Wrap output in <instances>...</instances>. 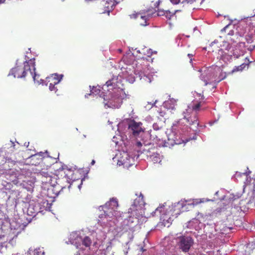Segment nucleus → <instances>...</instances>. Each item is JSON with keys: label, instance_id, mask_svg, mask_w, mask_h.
<instances>
[{"label": "nucleus", "instance_id": "obj_1", "mask_svg": "<svg viewBox=\"0 0 255 255\" xmlns=\"http://www.w3.org/2000/svg\"><path fill=\"white\" fill-rule=\"evenodd\" d=\"M73 171L67 166L60 168L55 173H52L50 168L42 169L39 173L42 177V182L49 184L57 190H62L66 187L70 188V178L69 174H73Z\"/></svg>", "mask_w": 255, "mask_h": 255}, {"label": "nucleus", "instance_id": "obj_2", "mask_svg": "<svg viewBox=\"0 0 255 255\" xmlns=\"http://www.w3.org/2000/svg\"><path fill=\"white\" fill-rule=\"evenodd\" d=\"M35 59H30L26 61L21 65H17L11 69L10 75L13 76L14 78H23L26 77H31L33 81H36V74L35 72ZM37 81L39 82L38 80Z\"/></svg>", "mask_w": 255, "mask_h": 255}, {"label": "nucleus", "instance_id": "obj_3", "mask_svg": "<svg viewBox=\"0 0 255 255\" xmlns=\"http://www.w3.org/2000/svg\"><path fill=\"white\" fill-rule=\"evenodd\" d=\"M184 115L183 119H180L174 126L179 127L185 122V126L189 127L194 131H197L199 126L197 114L193 112H190L189 110H186V112H184Z\"/></svg>", "mask_w": 255, "mask_h": 255}, {"label": "nucleus", "instance_id": "obj_4", "mask_svg": "<svg viewBox=\"0 0 255 255\" xmlns=\"http://www.w3.org/2000/svg\"><path fill=\"white\" fill-rule=\"evenodd\" d=\"M145 202L143 199V196L140 194L137 197L133 203L131 207L130 208L131 214L133 216H135L137 218L142 216L143 213V208L145 205Z\"/></svg>", "mask_w": 255, "mask_h": 255}, {"label": "nucleus", "instance_id": "obj_5", "mask_svg": "<svg viewBox=\"0 0 255 255\" xmlns=\"http://www.w3.org/2000/svg\"><path fill=\"white\" fill-rule=\"evenodd\" d=\"M177 246L183 252H188L194 244V240L190 236H181L177 238Z\"/></svg>", "mask_w": 255, "mask_h": 255}, {"label": "nucleus", "instance_id": "obj_6", "mask_svg": "<svg viewBox=\"0 0 255 255\" xmlns=\"http://www.w3.org/2000/svg\"><path fill=\"white\" fill-rule=\"evenodd\" d=\"M118 206V202L116 199H113L107 202L105 207L106 209L104 211L105 216L110 217L117 216Z\"/></svg>", "mask_w": 255, "mask_h": 255}, {"label": "nucleus", "instance_id": "obj_7", "mask_svg": "<svg viewBox=\"0 0 255 255\" xmlns=\"http://www.w3.org/2000/svg\"><path fill=\"white\" fill-rule=\"evenodd\" d=\"M63 75H58L57 74H52L51 76L46 78L47 84H49V89L51 91H54L56 94L59 95L57 92L56 85L59 84L62 78Z\"/></svg>", "mask_w": 255, "mask_h": 255}, {"label": "nucleus", "instance_id": "obj_8", "mask_svg": "<svg viewBox=\"0 0 255 255\" xmlns=\"http://www.w3.org/2000/svg\"><path fill=\"white\" fill-rule=\"evenodd\" d=\"M120 1V0H100V4L103 7V8H101V10L100 11V13H107L109 15L114 6Z\"/></svg>", "mask_w": 255, "mask_h": 255}, {"label": "nucleus", "instance_id": "obj_9", "mask_svg": "<svg viewBox=\"0 0 255 255\" xmlns=\"http://www.w3.org/2000/svg\"><path fill=\"white\" fill-rule=\"evenodd\" d=\"M142 126V124L141 122H136L133 120H129L128 123V129L134 136H137L141 132H143Z\"/></svg>", "mask_w": 255, "mask_h": 255}, {"label": "nucleus", "instance_id": "obj_10", "mask_svg": "<svg viewBox=\"0 0 255 255\" xmlns=\"http://www.w3.org/2000/svg\"><path fill=\"white\" fill-rule=\"evenodd\" d=\"M129 16L131 19L136 20L137 22L141 26H146L148 24L147 22L148 17L145 15V13L135 12Z\"/></svg>", "mask_w": 255, "mask_h": 255}, {"label": "nucleus", "instance_id": "obj_11", "mask_svg": "<svg viewBox=\"0 0 255 255\" xmlns=\"http://www.w3.org/2000/svg\"><path fill=\"white\" fill-rule=\"evenodd\" d=\"M163 135L164 132L163 131L160 132L151 130L150 132V139H152L153 140H155V142L163 140Z\"/></svg>", "mask_w": 255, "mask_h": 255}, {"label": "nucleus", "instance_id": "obj_12", "mask_svg": "<svg viewBox=\"0 0 255 255\" xmlns=\"http://www.w3.org/2000/svg\"><path fill=\"white\" fill-rule=\"evenodd\" d=\"M106 85L108 87H111L109 89H116L119 87V81L118 77H114L110 79L106 82Z\"/></svg>", "mask_w": 255, "mask_h": 255}, {"label": "nucleus", "instance_id": "obj_13", "mask_svg": "<svg viewBox=\"0 0 255 255\" xmlns=\"http://www.w3.org/2000/svg\"><path fill=\"white\" fill-rule=\"evenodd\" d=\"M43 153L40 152L39 154L32 155L30 157V162L31 164L36 165L39 164L42 160V158H39L38 156H42Z\"/></svg>", "mask_w": 255, "mask_h": 255}, {"label": "nucleus", "instance_id": "obj_14", "mask_svg": "<svg viewBox=\"0 0 255 255\" xmlns=\"http://www.w3.org/2000/svg\"><path fill=\"white\" fill-rule=\"evenodd\" d=\"M177 101L174 99H170L164 103L165 106L168 109L174 110L177 105Z\"/></svg>", "mask_w": 255, "mask_h": 255}, {"label": "nucleus", "instance_id": "obj_15", "mask_svg": "<svg viewBox=\"0 0 255 255\" xmlns=\"http://www.w3.org/2000/svg\"><path fill=\"white\" fill-rule=\"evenodd\" d=\"M233 26L232 24H228L221 29V32L222 33L224 32L227 33L228 35H233L234 31L233 30Z\"/></svg>", "mask_w": 255, "mask_h": 255}, {"label": "nucleus", "instance_id": "obj_16", "mask_svg": "<svg viewBox=\"0 0 255 255\" xmlns=\"http://www.w3.org/2000/svg\"><path fill=\"white\" fill-rule=\"evenodd\" d=\"M150 158L154 163H160L161 161L159 153H153L150 156Z\"/></svg>", "mask_w": 255, "mask_h": 255}, {"label": "nucleus", "instance_id": "obj_17", "mask_svg": "<svg viewBox=\"0 0 255 255\" xmlns=\"http://www.w3.org/2000/svg\"><path fill=\"white\" fill-rule=\"evenodd\" d=\"M186 205L184 204L182 202H179L177 203V205L175 206V209L174 210V211H176V209L178 210L180 208H182V211H180V212H177L175 213V214L176 215H179L181 212H183L184 210H183V208L185 207Z\"/></svg>", "mask_w": 255, "mask_h": 255}, {"label": "nucleus", "instance_id": "obj_18", "mask_svg": "<svg viewBox=\"0 0 255 255\" xmlns=\"http://www.w3.org/2000/svg\"><path fill=\"white\" fill-rule=\"evenodd\" d=\"M125 155L126 156V159H124L123 160H121V162H122V164L125 167H128L132 165V164L130 163L129 161L130 160V159L128 158V157H129L128 154L126 153Z\"/></svg>", "mask_w": 255, "mask_h": 255}, {"label": "nucleus", "instance_id": "obj_19", "mask_svg": "<svg viewBox=\"0 0 255 255\" xmlns=\"http://www.w3.org/2000/svg\"><path fill=\"white\" fill-rule=\"evenodd\" d=\"M179 11L178 10H176L174 12H171L169 10H165L164 16L166 18L170 19L172 17L174 16L176 12Z\"/></svg>", "mask_w": 255, "mask_h": 255}, {"label": "nucleus", "instance_id": "obj_20", "mask_svg": "<svg viewBox=\"0 0 255 255\" xmlns=\"http://www.w3.org/2000/svg\"><path fill=\"white\" fill-rule=\"evenodd\" d=\"M92 244V241L90 238L88 237H85L82 240V244L86 247H89Z\"/></svg>", "mask_w": 255, "mask_h": 255}, {"label": "nucleus", "instance_id": "obj_21", "mask_svg": "<svg viewBox=\"0 0 255 255\" xmlns=\"http://www.w3.org/2000/svg\"><path fill=\"white\" fill-rule=\"evenodd\" d=\"M247 66H248L247 64L243 63L240 66H236L232 71L233 72L242 71Z\"/></svg>", "mask_w": 255, "mask_h": 255}, {"label": "nucleus", "instance_id": "obj_22", "mask_svg": "<svg viewBox=\"0 0 255 255\" xmlns=\"http://www.w3.org/2000/svg\"><path fill=\"white\" fill-rule=\"evenodd\" d=\"M201 106V102H198L197 104H194L192 106V109H189V112H191V111L192 110V111H195L194 113H197V112L199 111Z\"/></svg>", "mask_w": 255, "mask_h": 255}, {"label": "nucleus", "instance_id": "obj_23", "mask_svg": "<svg viewBox=\"0 0 255 255\" xmlns=\"http://www.w3.org/2000/svg\"><path fill=\"white\" fill-rule=\"evenodd\" d=\"M232 36L233 37H230V39H229V40L231 42H232V43H237L238 42V38L239 37L238 35L237 34L234 35V34H233V35H232Z\"/></svg>", "mask_w": 255, "mask_h": 255}, {"label": "nucleus", "instance_id": "obj_24", "mask_svg": "<svg viewBox=\"0 0 255 255\" xmlns=\"http://www.w3.org/2000/svg\"><path fill=\"white\" fill-rule=\"evenodd\" d=\"M162 224L164 226L169 227L170 224H171V219L169 218L167 220L163 219L162 221Z\"/></svg>", "mask_w": 255, "mask_h": 255}, {"label": "nucleus", "instance_id": "obj_25", "mask_svg": "<svg viewBox=\"0 0 255 255\" xmlns=\"http://www.w3.org/2000/svg\"><path fill=\"white\" fill-rule=\"evenodd\" d=\"M202 202H203V201H202L201 200H200V201H199L198 199H196V200H194L193 201V203L192 204H190V205L194 206L195 205H197V204H198L200 203H202Z\"/></svg>", "mask_w": 255, "mask_h": 255}, {"label": "nucleus", "instance_id": "obj_26", "mask_svg": "<svg viewBox=\"0 0 255 255\" xmlns=\"http://www.w3.org/2000/svg\"><path fill=\"white\" fill-rule=\"evenodd\" d=\"M153 131H155V132H156L158 130H159V129H160L161 128L159 127L157 124H154L153 125Z\"/></svg>", "mask_w": 255, "mask_h": 255}, {"label": "nucleus", "instance_id": "obj_27", "mask_svg": "<svg viewBox=\"0 0 255 255\" xmlns=\"http://www.w3.org/2000/svg\"><path fill=\"white\" fill-rule=\"evenodd\" d=\"M165 10H158L157 15L158 16H164Z\"/></svg>", "mask_w": 255, "mask_h": 255}, {"label": "nucleus", "instance_id": "obj_28", "mask_svg": "<svg viewBox=\"0 0 255 255\" xmlns=\"http://www.w3.org/2000/svg\"><path fill=\"white\" fill-rule=\"evenodd\" d=\"M39 77H40V76L39 75H37L36 74V80H38L39 81V82L37 81V80L35 81H34V82L35 83H37L38 84H40L42 83V81H43V80L41 79H39Z\"/></svg>", "mask_w": 255, "mask_h": 255}, {"label": "nucleus", "instance_id": "obj_29", "mask_svg": "<svg viewBox=\"0 0 255 255\" xmlns=\"http://www.w3.org/2000/svg\"><path fill=\"white\" fill-rule=\"evenodd\" d=\"M201 78L202 80L204 81L205 85H207L208 83L207 80H209V79H208L207 80L205 79V78L204 77V75H202Z\"/></svg>", "mask_w": 255, "mask_h": 255}, {"label": "nucleus", "instance_id": "obj_30", "mask_svg": "<svg viewBox=\"0 0 255 255\" xmlns=\"http://www.w3.org/2000/svg\"><path fill=\"white\" fill-rule=\"evenodd\" d=\"M241 55L243 56V54H237L235 53V52L233 53V56L234 58H235L236 59L239 58L241 56Z\"/></svg>", "mask_w": 255, "mask_h": 255}, {"label": "nucleus", "instance_id": "obj_31", "mask_svg": "<svg viewBox=\"0 0 255 255\" xmlns=\"http://www.w3.org/2000/svg\"><path fill=\"white\" fill-rule=\"evenodd\" d=\"M161 208H162V207H157V208L155 209V210L154 212V213H153V212H152V216H154L155 215L154 214H155L156 212L159 211V212H161Z\"/></svg>", "mask_w": 255, "mask_h": 255}, {"label": "nucleus", "instance_id": "obj_32", "mask_svg": "<svg viewBox=\"0 0 255 255\" xmlns=\"http://www.w3.org/2000/svg\"><path fill=\"white\" fill-rule=\"evenodd\" d=\"M170 1L173 4H177L180 2V0H170Z\"/></svg>", "mask_w": 255, "mask_h": 255}, {"label": "nucleus", "instance_id": "obj_33", "mask_svg": "<svg viewBox=\"0 0 255 255\" xmlns=\"http://www.w3.org/2000/svg\"><path fill=\"white\" fill-rule=\"evenodd\" d=\"M37 255H44V252L43 251H37L36 252Z\"/></svg>", "mask_w": 255, "mask_h": 255}, {"label": "nucleus", "instance_id": "obj_34", "mask_svg": "<svg viewBox=\"0 0 255 255\" xmlns=\"http://www.w3.org/2000/svg\"><path fill=\"white\" fill-rule=\"evenodd\" d=\"M136 146L138 147H140L142 145L140 141H137L136 143Z\"/></svg>", "mask_w": 255, "mask_h": 255}, {"label": "nucleus", "instance_id": "obj_35", "mask_svg": "<svg viewBox=\"0 0 255 255\" xmlns=\"http://www.w3.org/2000/svg\"><path fill=\"white\" fill-rule=\"evenodd\" d=\"M216 44V42L215 41H214V42H212L210 46L211 47H214L215 46V45Z\"/></svg>", "mask_w": 255, "mask_h": 255}, {"label": "nucleus", "instance_id": "obj_36", "mask_svg": "<svg viewBox=\"0 0 255 255\" xmlns=\"http://www.w3.org/2000/svg\"><path fill=\"white\" fill-rule=\"evenodd\" d=\"M95 163V161L94 160H92L91 162V165H94Z\"/></svg>", "mask_w": 255, "mask_h": 255}, {"label": "nucleus", "instance_id": "obj_37", "mask_svg": "<svg viewBox=\"0 0 255 255\" xmlns=\"http://www.w3.org/2000/svg\"><path fill=\"white\" fill-rule=\"evenodd\" d=\"M82 180H81V184L78 186V187H79V189H80L81 186L82 185Z\"/></svg>", "mask_w": 255, "mask_h": 255}, {"label": "nucleus", "instance_id": "obj_38", "mask_svg": "<svg viewBox=\"0 0 255 255\" xmlns=\"http://www.w3.org/2000/svg\"><path fill=\"white\" fill-rule=\"evenodd\" d=\"M144 251H145V250H144V249H143V248H141V252H143Z\"/></svg>", "mask_w": 255, "mask_h": 255}, {"label": "nucleus", "instance_id": "obj_39", "mask_svg": "<svg viewBox=\"0 0 255 255\" xmlns=\"http://www.w3.org/2000/svg\"><path fill=\"white\" fill-rule=\"evenodd\" d=\"M188 56L189 57H190L191 56H193V55L190 54H188Z\"/></svg>", "mask_w": 255, "mask_h": 255}, {"label": "nucleus", "instance_id": "obj_40", "mask_svg": "<svg viewBox=\"0 0 255 255\" xmlns=\"http://www.w3.org/2000/svg\"><path fill=\"white\" fill-rule=\"evenodd\" d=\"M156 3H157V5H158L160 3V1L158 0Z\"/></svg>", "mask_w": 255, "mask_h": 255}, {"label": "nucleus", "instance_id": "obj_41", "mask_svg": "<svg viewBox=\"0 0 255 255\" xmlns=\"http://www.w3.org/2000/svg\"><path fill=\"white\" fill-rule=\"evenodd\" d=\"M174 143L175 144H179V143L176 142L175 141H174Z\"/></svg>", "mask_w": 255, "mask_h": 255}]
</instances>
